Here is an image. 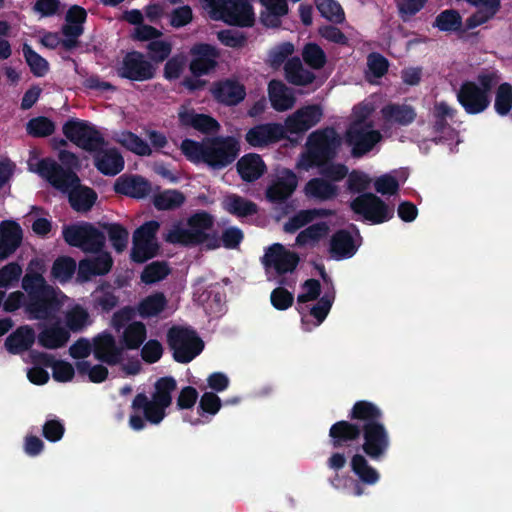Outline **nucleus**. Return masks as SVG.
Returning <instances> with one entry per match:
<instances>
[{
    "instance_id": "obj_27",
    "label": "nucleus",
    "mask_w": 512,
    "mask_h": 512,
    "mask_svg": "<svg viewBox=\"0 0 512 512\" xmlns=\"http://www.w3.org/2000/svg\"><path fill=\"white\" fill-rule=\"evenodd\" d=\"M193 59L190 64V70L194 75L201 76L207 74L216 64L218 56L214 47L207 44H199L193 47Z\"/></svg>"
},
{
    "instance_id": "obj_34",
    "label": "nucleus",
    "mask_w": 512,
    "mask_h": 512,
    "mask_svg": "<svg viewBox=\"0 0 512 512\" xmlns=\"http://www.w3.org/2000/svg\"><path fill=\"white\" fill-rule=\"evenodd\" d=\"M477 11L467 19V26L475 28L492 19L500 9V0H465Z\"/></svg>"
},
{
    "instance_id": "obj_59",
    "label": "nucleus",
    "mask_w": 512,
    "mask_h": 512,
    "mask_svg": "<svg viewBox=\"0 0 512 512\" xmlns=\"http://www.w3.org/2000/svg\"><path fill=\"white\" fill-rule=\"evenodd\" d=\"M388 69L387 60L379 54H370L367 58L366 77L371 82H376Z\"/></svg>"
},
{
    "instance_id": "obj_39",
    "label": "nucleus",
    "mask_w": 512,
    "mask_h": 512,
    "mask_svg": "<svg viewBox=\"0 0 512 512\" xmlns=\"http://www.w3.org/2000/svg\"><path fill=\"white\" fill-rule=\"evenodd\" d=\"M65 328L70 332H78L90 324L87 310L79 304L73 303L63 313Z\"/></svg>"
},
{
    "instance_id": "obj_50",
    "label": "nucleus",
    "mask_w": 512,
    "mask_h": 512,
    "mask_svg": "<svg viewBox=\"0 0 512 512\" xmlns=\"http://www.w3.org/2000/svg\"><path fill=\"white\" fill-rule=\"evenodd\" d=\"M166 304L165 296L162 293H155L140 302L138 312L142 317H153L161 313Z\"/></svg>"
},
{
    "instance_id": "obj_31",
    "label": "nucleus",
    "mask_w": 512,
    "mask_h": 512,
    "mask_svg": "<svg viewBox=\"0 0 512 512\" xmlns=\"http://www.w3.org/2000/svg\"><path fill=\"white\" fill-rule=\"evenodd\" d=\"M268 95L272 107L279 112L293 108L296 102L294 92L281 81L273 80L269 83Z\"/></svg>"
},
{
    "instance_id": "obj_64",
    "label": "nucleus",
    "mask_w": 512,
    "mask_h": 512,
    "mask_svg": "<svg viewBox=\"0 0 512 512\" xmlns=\"http://www.w3.org/2000/svg\"><path fill=\"white\" fill-rule=\"evenodd\" d=\"M106 232L114 249L117 252L124 251L128 243V231L121 225L110 224L106 227Z\"/></svg>"
},
{
    "instance_id": "obj_28",
    "label": "nucleus",
    "mask_w": 512,
    "mask_h": 512,
    "mask_svg": "<svg viewBox=\"0 0 512 512\" xmlns=\"http://www.w3.org/2000/svg\"><path fill=\"white\" fill-rule=\"evenodd\" d=\"M86 19V11L80 6H72L66 14V23L63 27L64 46L71 48L76 44L77 38L82 34V24Z\"/></svg>"
},
{
    "instance_id": "obj_37",
    "label": "nucleus",
    "mask_w": 512,
    "mask_h": 512,
    "mask_svg": "<svg viewBox=\"0 0 512 512\" xmlns=\"http://www.w3.org/2000/svg\"><path fill=\"white\" fill-rule=\"evenodd\" d=\"M123 18L135 26L133 30V37L137 40L148 41L158 38L161 35V32L158 29L143 23L144 15L140 10L133 9L127 11Z\"/></svg>"
},
{
    "instance_id": "obj_2",
    "label": "nucleus",
    "mask_w": 512,
    "mask_h": 512,
    "mask_svg": "<svg viewBox=\"0 0 512 512\" xmlns=\"http://www.w3.org/2000/svg\"><path fill=\"white\" fill-rule=\"evenodd\" d=\"M341 143V137L333 128L314 131L296 162V169L298 172H309L318 168L325 177L333 181L342 180L347 175V168L341 164H327L336 155Z\"/></svg>"
},
{
    "instance_id": "obj_53",
    "label": "nucleus",
    "mask_w": 512,
    "mask_h": 512,
    "mask_svg": "<svg viewBox=\"0 0 512 512\" xmlns=\"http://www.w3.org/2000/svg\"><path fill=\"white\" fill-rule=\"evenodd\" d=\"M76 269L75 261L70 257H60L55 260L51 274L55 280L65 283L71 279Z\"/></svg>"
},
{
    "instance_id": "obj_32",
    "label": "nucleus",
    "mask_w": 512,
    "mask_h": 512,
    "mask_svg": "<svg viewBox=\"0 0 512 512\" xmlns=\"http://www.w3.org/2000/svg\"><path fill=\"white\" fill-rule=\"evenodd\" d=\"M70 333L59 321L45 326L39 333L37 339L39 345L47 349H58L63 347L69 340Z\"/></svg>"
},
{
    "instance_id": "obj_21",
    "label": "nucleus",
    "mask_w": 512,
    "mask_h": 512,
    "mask_svg": "<svg viewBox=\"0 0 512 512\" xmlns=\"http://www.w3.org/2000/svg\"><path fill=\"white\" fill-rule=\"evenodd\" d=\"M155 68L139 53H130L124 60L118 73L121 77L144 81L153 77Z\"/></svg>"
},
{
    "instance_id": "obj_45",
    "label": "nucleus",
    "mask_w": 512,
    "mask_h": 512,
    "mask_svg": "<svg viewBox=\"0 0 512 512\" xmlns=\"http://www.w3.org/2000/svg\"><path fill=\"white\" fill-rule=\"evenodd\" d=\"M223 208L238 217L256 213V205L236 194L227 195L222 202Z\"/></svg>"
},
{
    "instance_id": "obj_40",
    "label": "nucleus",
    "mask_w": 512,
    "mask_h": 512,
    "mask_svg": "<svg viewBox=\"0 0 512 512\" xmlns=\"http://www.w3.org/2000/svg\"><path fill=\"white\" fill-rule=\"evenodd\" d=\"M221 407V400L220 398L212 393V392H205L199 401V407H198V413L199 416L192 418L185 416L184 420L189 422L192 425H198L203 424L206 422L204 419L205 414H209L211 416L217 414Z\"/></svg>"
},
{
    "instance_id": "obj_14",
    "label": "nucleus",
    "mask_w": 512,
    "mask_h": 512,
    "mask_svg": "<svg viewBox=\"0 0 512 512\" xmlns=\"http://www.w3.org/2000/svg\"><path fill=\"white\" fill-rule=\"evenodd\" d=\"M160 227L157 221H149L139 227L133 234L131 259L143 263L153 258L158 251L156 233Z\"/></svg>"
},
{
    "instance_id": "obj_62",
    "label": "nucleus",
    "mask_w": 512,
    "mask_h": 512,
    "mask_svg": "<svg viewBox=\"0 0 512 512\" xmlns=\"http://www.w3.org/2000/svg\"><path fill=\"white\" fill-rule=\"evenodd\" d=\"M26 129L31 136L45 137L54 132L55 125L46 117H36L27 123Z\"/></svg>"
},
{
    "instance_id": "obj_42",
    "label": "nucleus",
    "mask_w": 512,
    "mask_h": 512,
    "mask_svg": "<svg viewBox=\"0 0 512 512\" xmlns=\"http://www.w3.org/2000/svg\"><path fill=\"white\" fill-rule=\"evenodd\" d=\"M454 116V110L446 102H437L434 105L433 117L435 118V129L443 134L441 138H454L456 133L445 124L448 119Z\"/></svg>"
},
{
    "instance_id": "obj_6",
    "label": "nucleus",
    "mask_w": 512,
    "mask_h": 512,
    "mask_svg": "<svg viewBox=\"0 0 512 512\" xmlns=\"http://www.w3.org/2000/svg\"><path fill=\"white\" fill-rule=\"evenodd\" d=\"M22 288L29 295L25 313L30 320L49 318L59 311L68 300L61 290L48 285L40 273L26 272L22 279Z\"/></svg>"
},
{
    "instance_id": "obj_46",
    "label": "nucleus",
    "mask_w": 512,
    "mask_h": 512,
    "mask_svg": "<svg viewBox=\"0 0 512 512\" xmlns=\"http://www.w3.org/2000/svg\"><path fill=\"white\" fill-rule=\"evenodd\" d=\"M165 240L173 244L191 245L194 244L189 220L173 223L164 236Z\"/></svg>"
},
{
    "instance_id": "obj_61",
    "label": "nucleus",
    "mask_w": 512,
    "mask_h": 512,
    "mask_svg": "<svg viewBox=\"0 0 512 512\" xmlns=\"http://www.w3.org/2000/svg\"><path fill=\"white\" fill-rule=\"evenodd\" d=\"M295 51V47L290 42L280 43L270 49L267 62L274 68L280 67Z\"/></svg>"
},
{
    "instance_id": "obj_49",
    "label": "nucleus",
    "mask_w": 512,
    "mask_h": 512,
    "mask_svg": "<svg viewBox=\"0 0 512 512\" xmlns=\"http://www.w3.org/2000/svg\"><path fill=\"white\" fill-rule=\"evenodd\" d=\"M382 113L386 121L401 125L411 123L416 117L414 109L408 105H390L385 107Z\"/></svg>"
},
{
    "instance_id": "obj_17",
    "label": "nucleus",
    "mask_w": 512,
    "mask_h": 512,
    "mask_svg": "<svg viewBox=\"0 0 512 512\" xmlns=\"http://www.w3.org/2000/svg\"><path fill=\"white\" fill-rule=\"evenodd\" d=\"M322 117L323 108L320 105H306L289 115L283 126L286 134H302L317 125Z\"/></svg>"
},
{
    "instance_id": "obj_52",
    "label": "nucleus",
    "mask_w": 512,
    "mask_h": 512,
    "mask_svg": "<svg viewBox=\"0 0 512 512\" xmlns=\"http://www.w3.org/2000/svg\"><path fill=\"white\" fill-rule=\"evenodd\" d=\"M324 214L328 215L327 212H324L322 210L300 211L299 213H297L295 216L288 220V222L284 225V230L289 233L295 232ZM329 215H331V213H329Z\"/></svg>"
},
{
    "instance_id": "obj_54",
    "label": "nucleus",
    "mask_w": 512,
    "mask_h": 512,
    "mask_svg": "<svg viewBox=\"0 0 512 512\" xmlns=\"http://www.w3.org/2000/svg\"><path fill=\"white\" fill-rule=\"evenodd\" d=\"M494 108L497 114L507 115L512 108V86L509 83L499 85L495 95Z\"/></svg>"
},
{
    "instance_id": "obj_44",
    "label": "nucleus",
    "mask_w": 512,
    "mask_h": 512,
    "mask_svg": "<svg viewBox=\"0 0 512 512\" xmlns=\"http://www.w3.org/2000/svg\"><path fill=\"white\" fill-rule=\"evenodd\" d=\"M115 141L139 156H149L152 153L150 146L143 139L128 131L116 133Z\"/></svg>"
},
{
    "instance_id": "obj_11",
    "label": "nucleus",
    "mask_w": 512,
    "mask_h": 512,
    "mask_svg": "<svg viewBox=\"0 0 512 512\" xmlns=\"http://www.w3.org/2000/svg\"><path fill=\"white\" fill-rule=\"evenodd\" d=\"M203 9L214 20L230 25L252 26L255 14L248 0H200Z\"/></svg>"
},
{
    "instance_id": "obj_9",
    "label": "nucleus",
    "mask_w": 512,
    "mask_h": 512,
    "mask_svg": "<svg viewBox=\"0 0 512 512\" xmlns=\"http://www.w3.org/2000/svg\"><path fill=\"white\" fill-rule=\"evenodd\" d=\"M320 294V285L316 280H307L298 295V311L301 314L304 329L309 331L319 326L328 315L334 301V292L325 293L313 307L307 305Z\"/></svg>"
},
{
    "instance_id": "obj_36",
    "label": "nucleus",
    "mask_w": 512,
    "mask_h": 512,
    "mask_svg": "<svg viewBox=\"0 0 512 512\" xmlns=\"http://www.w3.org/2000/svg\"><path fill=\"white\" fill-rule=\"evenodd\" d=\"M332 222H316L302 230L296 237V244L300 247H314L322 239H325L330 231Z\"/></svg>"
},
{
    "instance_id": "obj_4",
    "label": "nucleus",
    "mask_w": 512,
    "mask_h": 512,
    "mask_svg": "<svg viewBox=\"0 0 512 512\" xmlns=\"http://www.w3.org/2000/svg\"><path fill=\"white\" fill-rule=\"evenodd\" d=\"M180 150L192 163L221 169L236 159L240 146L237 139L227 136L206 138L201 142L185 139L180 145Z\"/></svg>"
},
{
    "instance_id": "obj_55",
    "label": "nucleus",
    "mask_w": 512,
    "mask_h": 512,
    "mask_svg": "<svg viewBox=\"0 0 512 512\" xmlns=\"http://www.w3.org/2000/svg\"><path fill=\"white\" fill-rule=\"evenodd\" d=\"M146 337L145 325L141 322H133L123 332V341L130 349L138 348Z\"/></svg>"
},
{
    "instance_id": "obj_12",
    "label": "nucleus",
    "mask_w": 512,
    "mask_h": 512,
    "mask_svg": "<svg viewBox=\"0 0 512 512\" xmlns=\"http://www.w3.org/2000/svg\"><path fill=\"white\" fill-rule=\"evenodd\" d=\"M351 209L371 224H380L390 220L394 215V207L387 205L378 196L366 193L351 202Z\"/></svg>"
},
{
    "instance_id": "obj_26",
    "label": "nucleus",
    "mask_w": 512,
    "mask_h": 512,
    "mask_svg": "<svg viewBox=\"0 0 512 512\" xmlns=\"http://www.w3.org/2000/svg\"><path fill=\"white\" fill-rule=\"evenodd\" d=\"M21 241V227L14 221H3L0 224V261L15 252Z\"/></svg>"
},
{
    "instance_id": "obj_3",
    "label": "nucleus",
    "mask_w": 512,
    "mask_h": 512,
    "mask_svg": "<svg viewBox=\"0 0 512 512\" xmlns=\"http://www.w3.org/2000/svg\"><path fill=\"white\" fill-rule=\"evenodd\" d=\"M63 237L69 245L97 254L79 262L78 280L87 281L92 276L104 275L110 271L113 260L108 252L102 251L105 236L93 225L80 223L66 226L63 229Z\"/></svg>"
},
{
    "instance_id": "obj_63",
    "label": "nucleus",
    "mask_w": 512,
    "mask_h": 512,
    "mask_svg": "<svg viewBox=\"0 0 512 512\" xmlns=\"http://www.w3.org/2000/svg\"><path fill=\"white\" fill-rule=\"evenodd\" d=\"M23 53L27 64L36 76H43L47 73L49 68L48 62L33 51L30 46L24 44Z\"/></svg>"
},
{
    "instance_id": "obj_10",
    "label": "nucleus",
    "mask_w": 512,
    "mask_h": 512,
    "mask_svg": "<svg viewBox=\"0 0 512 512\" xmlns=\"http://www.w3.org/2000/svg\"><path fill=\"white\" fill-rule=\"evenodd\" d=\"M499 78L498 71L485 70L477 76L476 81H468L461 86L457 98L467 113L478 114L489 106L491 88Z\"/></svg>"
},
{
    "instance_id": "obj_5",
    "label": "nucleus",
    "mask_w": 512,
    "mask_h": 512,
    "mask_svg": "<svg viewBox=\"0 0 512 512\" xmlns=\"http://www.w3.org/2000/svg\"><path fill=\"white\" fill-rule=\"evenodd\" d=\"M30 169L47 179L54 187L67 193L71 206L77 211H88L96 201L95 192L79 184L73 172L61 169L53 160L42 159L29 162Z\"/></svg>"
},
{
    "instance_id": "obj_1",
    "label": "nucleus",
    "mask_w": 512,
    "mask_h": 512,
    "mask_svg": "<svg viewBox=\"0 0 512 512\" xmlns=\"http://www.w3.org/2000/svg\"><path fill=\"white\" fill-rule=\"evenodd\" d=\"M382 413L373 403L359 401L353 406L351 417L358 421L359 426L347 421L335 423L330 429V437L334 447L356 439L363 433L362 449L373 460L382 458L388 451L390 438L387 429L381 422Z\"/></svg>"
},
{
    "instance_id": "obj_22",
    "label": "nucleus",
    "mask_w": 512,
    "mask_h": 512,
    "mask_svg": "<svg viewBox=\"0 0 512 512\" xmlns=\"http://www.w3.org/2000/svg\"><path fill=\"white\" fill-rule=\"evenodd\" d=\"M361 244V236L356 230L350 233L345 230L338 231L333 235L330 242L331 257L337 260L352 257Z\"/></svg>"
},
{
    "instance_id": "obj_57",
    "label": "nucleus",
    "mask_w": 512,
    "mask_h": 512,
    "mask_svg": "<svg viewBox=\"0 0 512 512\" xmlns=\"http://www.w3.org/2000/svg\"><path fill=\"white\" fill-rule=\"evenodd\" d=\"M398 175H400V172H393L389 174H384L380 177H378L374 181V187L375 190L382 194V195H393L398 191L399 188V180ZM402 181L406 179L403 173H401Z\"/></svg>"
},
{
    "instance_id": "obj_23",
    "label": "nucleus",
    "mask_w": 512,
    "mask_h": 512,
    "mask_svg": "<svg viewBox=\"0 0 512 512\" xmlns=\"http://www.w3.org/2000/svg\"><path fill=\"white\" fill-rule=\"evenodd\" d=\"M180 125L187 128H193L202 133L217 132L220 128L219 123L212 117L197 113L189 105H182L178 111Z\"/></svg>"
},
{
    "instance_id": "obj_48",
    "label": "nucleus",
    "mask_w": 512,
    "mask_h": 512,
    "mask_svg": "<svg viewBox=\"0 0 512 512\" xmlns=\"http://www.w3.org/2000/svg\"><path fill=\"white\" fill-rule=\"evenodd\" d=\"M40 357L42 362L52 368L54 380L58 382H68L73 379L75 371L70 363L62 360L54 361L49 354H41Z\"/></svg>"
},
{
    "instance_id": "obj_18",
    "label": "nucleus",
    "mask_w": 512,
    "mask_h": 512,
    "mask_svg": "<svg viewBox=\"0 0 512 512\" xmlns=\"http://www.w3.org/2000/svg\"><path fill=\"white\" fill-rule=\"evenodd\" d=\"M285 137L286 132L282 124L265 123L250 128L245 135V140L253 148H265Z\"/></svg>"
},
{
    "instance_id": "obj_7",
    "label": "nucleus",
    "mask_w": 512,
    "mask_h": 512,
    "mask_svg": "<svg viewBox=\"0 0 512 512\" xmlns=\"http://www.w3.org/2000/svg\"><path fill=\"white\" fill-rule=\"evenodd\" d=\"M176 389V381L172 377H163L154 384V391L150 397L145 394H138L133 402L134 410L141 411L144 418L132 414L129 418L130 427L133 430H142L145 421L151 424H159L166 416V409L172 403V394Z\"/></svg>"
},
{
    "instance_id": "obj_33",
    "label": "nucleus",
    "mask_w": 512,
    "mask_h": 512,
    "mask_svg": "<svg viewBox=\"0 0 512 512\" xmlns=\"http://www.w3.org/2000/svg\"><path fill=\"white\" fill-rule=\"evenodd\" d=\"M262 5L260 21L270 28L278 27L281 19L288 14L287 0H259Z\"/></svg>"
},
{
    "instance_id": "obj_24",
    "label": "nucleus",
    "mask_w": 512,
    "mask_h": 512,
    "mask_svg": "<svg viewBox=\"0 0 512 512\" xmlns=\"http://www.w3.org/2000/svg\"><path fill=\"white\" fill-rule=\"evenodd\" d=\"M114 189L117 193L141 199L151 193L152 186L151 183L142 176L123 175L116 180Z\"/></svg>"
},
{
    "instance_id": "obj_43",
    "label": "nucleus",
    "mask_w": 512,
    "mask_h": 512,
    "mask_svg": "<svg viewBox=\"0 0 512 512\" xmlns=\"http://www.w3.org/2000/svg\"><path fill=\"white\" fill-rule=\"evenodd\" d=\"M337 187L323 179L314 178L307 182L304 193L309 198L328 200L337 195Z\"/></svg>"
},
{
    "instance_id": "obj_25",
    "label": "nucleus",
    "mask_w": 512,
    "mask_h": 512,
    "mask_svg": "<svg viewBox=\"0 0 512 512\" xmlns=\"http://www.w3.org/2000/svg\"><path fill=\"white\" fill-rule=\"evenodd\" d=\"M297 176L289 169L278 170L276 179L267 190V197L271 201H283L296 189Z\"/></svg>"
},
{
    "instance_id": "obj_41",
    "label": "nucleus",
    "mask_w": 512,
    "mask_h": 512,
    "mask_svg": "<svg viewBox=\"0 0 512 512\" xmlns=\"http://www.w3.org/2000/svg\"><path fill=\"white\" fill-rule=\"evenodd\" d=\"M285 74L290 83L298 86L308 85L315 79V75L303 67L299 58H293L286 62Z\"/></svg>"
},
{
    "instance_id": "obj_58",
    "label": "nucleus",
    "mask_w": 512,
    "mask_h": 512,
    "mask_svg": "<svg viewBox=\"0 0 512 512\" xmlns=\"http://www.w3.org/2000/svg\"><path fill=\"white\" fill-rule=\"evenodd\" d=\"M320 14L327 20L341 23L344 20V11L335 0H316Z\"/></svg>"
},
{
    "instance_id": "obj_51",
    "label": "nucleus",
    "mask_w": 512,
    "mask_h": 512,
    "mask_svg": "<svg viewBox=\"0 0 512 512\" xmlns=\"http://www.w3.org/2000/svg\"><path fill=\"white\" fill-rule=\"evenodd\" d=\"M185 201L184 195L177 190H165L153 198L154 206L159 210H170L180 207Z\"/></svg>"
},
{
    "instance_id": "obj_56",
    "label": "nucleus",
    "mask_w": 512,
    "mask_h": 512,
    "mask_svg": "<svg viewBox=\"0 0 512 512\" xmlns=\"http://www.w3.org/2000/svg\"><path fill=\"white\" fill-rule=\"evenodd\" d=\"M170 273L164 262L155 261L147 265L141 273V280L145 284H154L163 280Z\"/></svg>"
},
{
    "instance_id": "obj_30",
    "label": "nucleus",
    "mask_w": 512,
    "mask_h": 512,
    "mask_svg": "<svg viewBox=\"0 0 512 512\" xmlns=\"http://www.w3.org/2000/svg\"><path fill=\"white\" fill-rule=\"evenodd\" d=\"M93 352L96 358L108 363L116 364L122 360L123 349L115 344L110 334H100L93 340Z\"/></svg>"
},
{
    "instance_id": "obj_60",
    "label": "nucleus",
    "mask_w": 512,
    "mask_h": 512,
    "mask_svg": "<svg viewBox=\"0 0 512 512\" xmlns=\"http://www.w3.org/2000/svg\"><path fill=\"white\" fill-rule=\"evenodd\" d=\"M462 20L458 12L454 10H445L440 13L434 22V26L441 31L452 32L460 29Z\"/></svg>"
},
{
    "instance_id": "obj_16",
    "label": "nucleus",
    "mask_w": 512,
    "mask_h": 512,
    "mask_svg": "<svg viewBox=\"0 0 512 512\" xmlns=\"http://www.w3.org/2000/svg\"><path fill=\"white\" fill-rule=\"evenodd\" d=\"M64 135L78 147L92 152L102 144L101 134L87 122L70 120L63 126Z\"/></svg>"
},
{
    "instance_id": "obj_35",
    "label": "nucleus",
    "mask_w": 512,
    "mask_h": 512,
    "mask_svg": "<svg viewBox=\"0 0 512 512\" xmlns=\"http://www.w3.org/2000/svg\"><path fill=\"white\" fill-rule=\"evenodd\" d=\"M35 341V332L29 325L18 327L5 340L6 349L13 354H19L29 349Z\"/></svg>"
},
{
    "instance_id": "obj_8",
    "label": "nucleus",
    "mask_w": 512,
    "mask_h": 512,
    "mask_svg": "<svg viewBox=\"0 0 512 512\" xmlns=\"http://www.w3.org/2000/svg\"><path fill=\"white\" fill-rule=\"evenodd\" d=\"M377 107V98L370 97L356 105L351 114V122L345 139L354 156H362L372 150L381 140L380 132L374 129L370 116Z\"/></svg>"
},
{
    "instance_id": "obj_13",
    "label": "nucleus",
    "mask_w": 512,
    "mask_h": 512,
    "mask_svg": "<svg viewBox=\"0 0 512 512\" xmlns=\"http://www.w3.org/2000/svg\"><path fill=\"white\" fill-rule=\"evenodd\" d=\"M168 342L174 351L175 360L182 363L190 362L203 349V343L194 331L184 327L170 329Z\"/></svg>"
},
{
    "instance_id": "obj_29",
    "label": "nucleus",
    "mask_w": 512,
    "mask_h": 512,
    "mask_svg": "<svg viewBox=\"0 0 512 512\" xmlns=\"http://www.w3.org/2000/svg\"><path fill=\"white\" fill-rule=\"evenodd\" d=\"M214 98L225 105H236L246 95L244 86L235 80H225L216 83L211 89Z\"/></svg>"
},
{
    "instance_id": "obj_38",
    "label": "nucleus",
    "mask_w": 512,
    "mask_h": 512,
    "mask_svg": "<svg viewBox=\"0 0 512 512\" xmlns=\"http://www.w3.org/2000/svg\"><path fill=\"white\" fill-rule=\"evenodd\" d=\"M237 169L243 180L254 181L263 175L266 165L258 154L250 153L237 162Z\"/></svg>"
},
{
    "instance_id": "obj_20",
    "label": "nucleus",
    "mask_w": 512,
    "mask_h": 512,
    "mask_svg": "<svg viewBox=\"0 0 512 512\" xmlns=\"http://www.w3.org/2000/svg\"><path fill=\"white\" fill-rule=\"evenodd\" d=\"M94 152V164L104 175L114 176L124 168V159L119 151L102 139V144Z\"/></svg>"
},
{
    "instance_id": "obj_15",
    "label": "nucleus",
    "mask_w": 512,
    "mask_h": 512,
    "mask_svg": "<svg viewBox=\"0 0 512 512\" xmlns=\"http://www.w3.org/2000/svg\"><path fill=\"white\" fill-rule=\"evenodd\" d=\"M298 260V256L294 252L286 249L282 244H273L267 249L263 257L268 279L275 280L282 274L292 272Z\"/></svg>"
},
{
    "instance_id": "obj_19",
    "label": "nucleus",
    "mask_w": 512,
    "mask_h": 512,
    "mask_svg": "<svg viewBox=\"0 0 512 512\" xmlns=\"http://www.w3.org/2000/svg\"><path fill=\"white\" fill-rule=\"evenodd\" d=\"M189 220L194 244H203L208 249L220 247V242L213 233V218L206 212L192 215Z\"/></svg>"
},
{
    "instance_id": "obj_47",
    "label": "nucleus",
    "mask_w": 512,
    "mask_h": 512,
    "mask_svg": "<svg viewBox=\"0 0 512 512\" xmlns=\"http://www.w3.org/2000/svg\"><path fill=\"white\" fill-rule=\"evenodd\" d=\"M352 471L358 478L367 484H375L379 480L378 472L369 465L367 459L361 454H355L351 459Z\"/></svg>"
}]
</instances>
